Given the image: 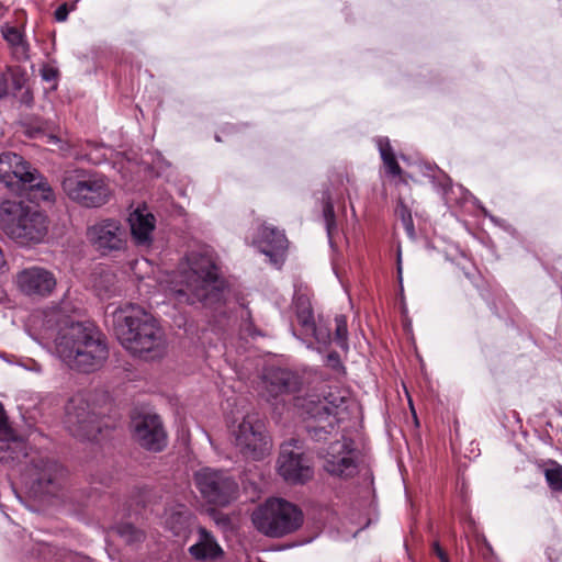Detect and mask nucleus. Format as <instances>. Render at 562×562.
<instances>
[{"instance_id":"28","label":"nucleus","mask_w":562,"mask_h":562,"mask_svg":"<svg viewBox=\"0 0 562 562\" xmlns=\"http://www.w3.org/2000/svg\"><path fill=\"white\" fill-rule=\"evenodd\" d=\"M43 137H46V143L56 146L57 150L64 156L71 155L72 144L68 139H64L61 135L54 133H43Z\"/></svg>"},{"instance_id":"18","label":"nucleus","mask_w":562,"mask_h":562,"mask_svg":"<svg viewBox=\"0 0 562 562\" xmlns=\"http://www.w3.org/2000/svg\"><path fill=\"white\" fill-rule=\"evenodd\" d=\"M131 235L138 247H150L156 218L146 206L137 207L128 215Z\"/></svg>"},{"instance_id":"23","label":"nucleus","mask_w":562,"mask_h":562,"mask_svg":"<svg viewBox=\"0 0 562 562\" xmlns=\"http://www.w3.org/2000/svg\"><path fill=\"white\" fill-rule=\"evenodd\" d=\"M1 33L18 60H25L29 58V44L25 41L24 35L16 27L4 25L1 27Z\"/></svg>"},{"instance_id":"29","label":"nucleus","mask_w":562,"mask_h":562,"mask_svg":"<svg viewBox=\"0 0 562 562\" xmlns=\"http://www.w3.org/2000/svg\"><path fill=\"white\" fill-rule=\"evenodd\" d=\"M335 340L339 347L342 349L347 348V338H348V329H347V319L344 315H337L335 317Z\"/></svg>"},{"instance_id":"12","label":"nucleus","mask_w":562,"mask_h":562,"mask_svg":"<svg viewBox=\"0 0 562 562\" xmlns=\"http://www.w3.org/2000/svg\"><path fill=\"white\" fill-rule=\"evenodd\" d=\"M38 179V171L24 158L15 153L5 151L0 155V181L15 190L20 186L32 183Z\"/></svg>"},{"instance_id":"1","label":"nucleus","mask_w":562,"mask_h":562,"mask_svg":"<svg viewBox=\"0 0 562 562\" xmlns=\"http://www.w3.org/2000/svg\"><path fill=\"white\" fill-rule=\"evenodd\" d=\"M295 406L307 420L306 429L315 441H328L319 450L323 469L331 476L347 479L358 472V451L352 439L341 434L340 424L359 412L357 401L347 390L330 389L323 397L311 394L297 397Z\"/></svg>"},{"instance_id":"38","label":"nucleus","mask_w":562,"mask_h":562,"mask_svg":"<svg viewBox=\"0 0 562 562\" xmlns=\"http://www.w3.org/2000/svg\"><path fill=\"white\" fill-rule=\"evenodd\" d=\"M327 363L334 369H338L341 367L339 356L336 352L329 353L327 356Z\"/></svg>"},{"instance_id":"6","label":"nucleus","mask_w":562,"mask_h":562,"mask_svg":"<svg viewBox=\"0 0 562 562\" xmlns=\"http://www.w3.org/2000/svg\"><path fill=\"white\" fill-rule=\"evenodd\" d=\"M303 519L302 510L282 498L267 499L251 515L257 530L271 538H281L296 531L303 525Z\"/></svg>"},{"instance_id":"19","label":"nucleus","mask_w":562,"mask_h":562,"mask_svg":"<svg viewBox=\"0 0 562 562\" xmlns=\"http://www.w3.org/2000/svg\"><path fill=\"white\" fill-rule=\"evenodd\" d=\"M255 244L262 254L269 257L272 263H278L286 249L288 240L283 232L274 227L262 225L259 228Z\"/></svg>"},{"instance_id":"33","label":"nucleus","mask_w":562,"mask_h":562,"mask_svg":"<svg viewBox=\"0 0 562 562\" xmlns=\"http://www.w3.org/2000/svg\"><path fill=\"white\" fill-rule=\"evenodd\" d=\"M323 213H324V218H325V223H326L327 234H328V237L330 238L333 231L336 227L334 206L330 202H327L324 205Z\"/></svg>"},{"instance_id":"27","label":"nucleus","mask_w":562,"mask_h":562,"mask_svg":"<svg viewBox=\"0 0 562 562\" xmlns=\"http://www.w3.org/2000/svg\"><path fill=\"white\" fill-rule=\"evenodd\" d=\"M116 532L126 543L138 542L144 538V533L131 524L117 526Z\"/></svg>"},{"instance_id":"41","label":"nucleus","mask_w":562,"mask_h":562,"mask_svg":"<svg viewBox=\"0 0 562 562\" xmlns=\"http://www.w3.org/2000/svg\"><path fill=\"white\" fill-rule=\"evenodd\" d=\"M397 271H398V278L402 279V266H401V257L398 256L397 259Z\"/></svg>"},{"instance_id":"13","label":"nucleus","mask_w":562,"mask_h":562,"mask_svg":"<svg viewBox=\"0 0 562 562\" xmlns=\"http://www.w3.org/2000/svg\"><path fill=\"white\" fill-rule=\"evenodd\" d=\"M133 436L140 447L159 452L167 446V434L157 415L140 416L133 422Z\"/></svg>"},{"instance_id":"32","label":"nucleus","mask_w":562,"mask_h":562,"mask_svg":"<svg viewBox=\"0 0 562 562\" xmlns=\"http://www.w3.org/2000/svg\"><path fill=\"white\" fill-rule=\"evenodd\" d=\"M306 335H312L317 342L319 344H327L330 339V330L329 328L325 327V326H317L315 323H314V330H306L305 331Z\"/></svg>"},{"instance_id":"5","label":"nucleus","mask_w":562,"mask_h":562,"mask_svg":"<svg viewBox=\"0 0 562 562\" xmlns=\"http://www.w3.org/2000/svg\"><path fill=\"white\" fill-rule=\"evenodd\" d=\"M0 227L9 238L22 246L41 243L47 233L43 213L10 200L0 204Z\"/></svg>"},{"instance_id":"9","label":"nucleus","mask_w":562,"mask_h":562,"mask_svg":"<svg viewBox=\"0 0 562 562\" xmlns=\"http://www.w3.org/2000/svg\"><path fill=\"white\" fill-rule=\"evenodd\" d=\"M235 447L248 459H262L270 449L265 426L256 414H247L232 429Z\"/></svg>"},{"instance_id":"4","label":"nucleus","mask_w":562,"mask_h":562,"mask_svg":"<svg viewBox=\"0 0 562 562\" xmlns=\"http://www.w3.org/2000/svg\"><path fill=\"white\" fill-rule=\"evenodd\" d=\"M113 318L117 339L131 353L155 359L165 352L164 333L143 307L127 303L113 313Z\"/></svg>"},{"instance_id":"3","label":"nucleus","mask_w":562,"mask_h":562,"mask_svg":"<svg viewBox=\"0 0 562 562\" xmlns=\"http://www.w3.org/2000/svg\"><path fill=\"white\" fill-rule=\"evenodd\" d=\"M218 258L210 247L190 251L170 281L169 294L178 304L209 303L223 289Z\"/></svg>"},{"instance_id":"17","label":"nucleus","mask_w":562,"mask_h":562,"mask_svg":"<svg viewBox=\"0 0 562 562\" xmlns=\"http://www.w3.org/2000/svg\"><path fill=\"white\" fill-rule=\"evenodd\" d=\"M61 474L63 469L57 462L41 459L29 471L30 487L35 494H50Z\"/></svg>"},{"instance_id":"42","label":"nucleus","mask_w":562,"mask_h":562,"mask_svg":"<svg viewBox=\"0 0 562 562\" xmlns=\"http://www.w3.org/2000/svg\"><path fill=\"white\" fill-rule=\"evenodd\" d=\"M250 327H251V324H249V325H247V326H246V330L249 333V335L254 336V335L258 334L257 331H252V330L250 329Z\"/></svg>"},{"instance_id":"34","label":"nucleus","mask_w":562,"mask_h":562,"mask_svg":"<svg viewBox=\"0 0 562 562\" xmlns=\"http://www.w3.org/2000/svg\"><path fill=\"white\" fill-rule=\"evenodd\" d=\"M8 75L13 79L15 88H21L20 79H16L15 72L9 69L8 74H0V98L8 94Z\"/></svg>"},{"instance_id":"21","label":"nucleus","mask_w":562,"mask_h":562,"mask_svg":"<svg viewBox=\"0 0 562 562\" xmlns=\"http://www.w3.org/2000/svg\"><path fill=\"white\" fill-rule=\"evenodd\" d=\"M190 512L183 504H172L165 509L164 524L175 536L186 535Z\"/></svg>"},{"instance_id":"35","label":"nucleus","mask_w":562,"mask_h":562,"mask_svg":"<svg viewBox=\"0 0 562 562\" xmlns=\"http://www.w3.org/2000/svg\"><path fill=\"white\" fill-rule=\"evenodd\" d=\"M87 146L91 147V150L85 154L86 159L92 164H100L104 159V154H99V150L103 147L93 145L90 142L87 143Z\"/></svg>"},{"instance_id":"31","label":"nucleus","mask_w":562,"mask_h":562,"mask_svg":"<svg viewBox=\"0 0 562 562\" xmlns=\"http://www.w3.org/2000/svg\"><path fill=\"white\" fill-rule=\"evenodd\" d=\"M546 479L553 490L562 488V468H551L546 470Z\"/></svg>"},{"instance_id":"2","label":"nucleus","mask_w":562,"mask_h":562,"mask_svg":"<svg viewBox=\"0 0 562 562\" xmlns=\"http://www.w3.org/2000/svg\"><path fill=\"white\" fill-rule=\"evenodd\" d=\"M42 339L53 341L58 358L71 369L90 372L106 360L108 347L99 331L76 322L65 306H52L33 316Z\"/></svg>"},{"instance_id":"7","label":"nucleus","mask_w":562,"mask_h":562,"mask_svg":"<svg viewBox=\"0 0 562 562\" xmlns=\"http://www.w3.org/2000/svg\"><path fill=\"white\" fill-rule=\"evenodd\" d=\"M61 189L69 200L88 209L101 207L112 195L106 177L85 169L66 171Z\"/></svg>"},{"instance_id":"14","label":"nucleus","mask_w":562,"mask_h":562,"mask_svg":"<svg viewBox=\"0 0 562 562\" xmlns=\"http://www.w3.org/2000/svg\"><path fill=\"white\" fill-rule=\"evenodd\" d=\"M279 474L290 483H305L311 480L314 472L310 460L299 451L286 443L282 446L278 459Z\"/></svg>"},{"instance_id":"10","label":"nucleus","mask_w":562,"mask_h":562,"mask_svg":"<svg viewBox=\"0 0 562 562\" xmlns=\"http://www.w3.org/2000/svg\"><path fill=\"white\" fill-rule=\"evenodd\" d=\"M65 424L72 436L81 439H94L102 429L99 414L80 394L67 403Z\"/></svg>"},{"instance_id":"11","label":"nucleus","mask_w":562,"mask_h":562,"mask_svg":"<svg viewBox=\"0 0 562 562\" xmlns=\"http://www.w3.org/2000/svg\"><path fill=\"white\" fill-rule=\"evenodd\" d=\"M87 238L97 251L108 255L125 248L126 231L120 221L105 218L88 227Z\"/></svg>"},{"instance_id":"40","label":"nucleus","mask_w":562,"mask_h":562,"mask_svg":"<svg viewBox=\"0 0 562 562\" xmlns=\"http://www.w3.org/2000/svg\"><path fill=\"white\" fill-rule=\"evenodd\" d=\"M432 548H434V552L436 553V555H438V553H439L440 551H443V550L440 548V546H439V543H438V542H435V543H434V546H432Z\"/></svg>"},{"instance_id":"16","label":"nucleus","mask_w":562,"mask_h":562,"mask_svg":"<svg viewBox=\"0 0 562 562\" xmlns=\"http://www.w3.org/2000/svg\"><path fill=\"white\" fill-rule=\"evenodd\" d=\"M16 282L24 294L40 297L52 294L57 284L54 273L42 267L22 270L16 277Z\"/></svg>"},{"instance_id":"8","label":"nucleus","mask_w":562,"mask_h":562,"mask_svg":"<svg viewBox=\"0 0 562 562\" xmlns=\"http://www.w3.org/2000/svg\"><path fill=\"white\" fill-rule=\"evenodd\" d=\"M194 483L211 504L225 506L237 497L238 484L227 472L203 468L194 473Z\"/></svg>"},{"instance_id":"25","label":"nucleus","mask_w":562,"mask_h":562,"mask_svg":"<svg viewBox=\"0 0 562 562\" xmlns=\"http://www.w3.org/2000/svg\"><path fill=\"white\" fill-rule=\"evenodd\" d=\"M376 144L381 158L385 167L387 168L389 173H391L392 176H400L402 169L395 159L389 138L380 137L376 140Z\"/></svg>"},{"instance_id":"20","label":"nucleus","mask_w":562,"mask_h":562,"mask_svg":"<svg viewBox=\"0 0 562 562\" xmlns=\"http://www.w3.org/2000/svg\"><path fill=\"white\" fill-rule=\"evenodd\" d=\"M26 457L25 443L13 436L12 429L8 426L3 406L0 403V461L4 463L19 461Z\"/></svg>"},{"instance_id":"26","label":"nucleus","mask_w":562,"mask_h":562,"mask_svg":"<svg viewBox=\"0 0 562 562\" xmlns=\"http://www.w3.org/2000/svg\"><path fill=\"white\" fill-rule=\"evenodd\" d=\"M31 191L32 199L36 202H48L52 203L55 200V194L49 183L42 178L38 173V179L32 183H26Z\"/></svg>"},{"instance_id":"15","label":"nucleus","mask_w":562,"mask_h":562,"mask_svg":"<svg viewBox=\"0 0 562 562\" xmlns=\"http://www.w3.org/2000/svg\"><path fill=\"white\" fill-rule=\"evenodd\" d=\"M302 386V376L286 369L269 368L262 375V390L268 400H276L280 395L297 392Z\"/></svg>"},{"instance_id":"36","label":"nucleus","mask_w":562,"mask_h":562,"mask_svg":"<svg viewBox=\"0 0 562 562\" xmlns=\"http://www.w3.org/2000/svg\"><path fill=\"white\" fill-rule=\"evenodd\" d=\"M400 213H401L402 222H403L406 231L408 232L409 235H413L414 234V224H413V218H412L411 212L404 205H402Z\"/></svg>"},{"instance_id":"39","label":"nucleus","mask_w":562,"mask_h":562,"mask_svg":"<svg viewBox=\"0 0 562 562\" xmlns=\"http://www.w3.org/2000/svg\"><path fill=\"white\" fill-rule=\"evenodd\" d=\"M440 562H449L448 555L445 551H440L437 555Z\"/></svg>"},{"instance_id":"24","label":"nucleus","mask_w":562,"mask_h":562,"mask_svg":"<svg viewBox=\"0 0 562 562\" xmlns=\"http://www.w3.org/2000/svg\"><path fill=\"white\" fill-rule=\"evenodd\" d=\"M295 311L299 323L301 324L304 333L306 330H314V315L310 301L300 295L295 300Z\"/></svg>"},{"instance_id":"22","label":"nucleus","mask_w":562,"mask_h":562,"mask_svg":"<svg viewBox=\"0 0 562 562\" xmlns=\"http://www.w3.org/2000/svg\"><path fill=\"white\" fill-rule=\"evenodd\" d=\"M198 533V542L189 548L192 557L196 560H212L222 555L221 547L205 528H199Z\"/></svg>"},{"instance_id":"37","label":"nucleus","mask_w":562,"mask_h":562,"mask_svg":"<svg viewBox=\"0 0 562 562\" xmlns=\"http://www.w3.org/2000/svg\"><path fill=\"white\" fill-rule=\"evenodd\" d=\"M69 13V9L66 3L59 5L57 10L55 11V18L59 22H64L67 20Z\"/></svg>"},{"instance_id":"30","label":"nucleus","mask_w":562,"mask_h":562,"mask_svg":"<svg viewBox=\"0 0 562 562\" xmlns=\"http://www.w3.org/2000/svg\"><path fill=\"white\" fill-rule=\"evenodd\" d=\"M113 274L105 272L101 276L100 280L94 281V289L101 299L110 297L112 290L109 285H103V282L111 283L113 281Z\"/></svg>"}]
</instances>
